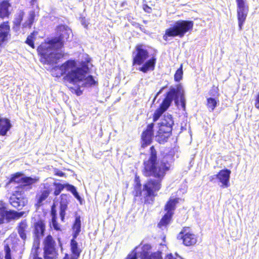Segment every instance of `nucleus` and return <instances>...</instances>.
I'll list each match as a JSON object with an SVG mask.
<instances>
[{"mask_svg": "<svg viewBox=\"0 0 259 259\" xmlns=\"http://www.w3.org/2000/svg\"><path fill=\"white\" fill-rule=\"evenodd\" d=\"M59 36L47 42L41 43L38 47L37 52L40 56V61L44 64L57 63L63 57V54L61 50L65 40H68L72 35L71 30L61 26L58 28Z\"/></svg>", "mask_w": 259, "mask_h": 259, "instance_id": "f257e3e1", "label": "nucleus"}, {"mask_svg": "<svg viewBox=\"0 0 259 259\" xmlns=\"http://www.w3.org/2000/svg\"><path fill=\"white\" fill-rule=\"evenodd\" d=\"M90 59L81 62L78 65L77 62L72 60L66 61L62 67V71L67 72L66 77L68 81L73 84H77L79 87L89 88L95 84L96 81L92 75H88L89 72V62Z\"/></svg>", "mask_w": 259, "mask_h": 259, "instance_id": "f03ea898", "label": "nucleus"}, {"mask_svg": "<svg viewBox=\"0 0 259 259\" xmlns=\"http://www.w3.org/2000/svg\"><path fill=\"white\" fill-rule=\"evenodd\" d=\"M150 152L149 159L144 163V173L146 176H153L161 179L170 168L168 160L171 159V157L168 155L157 161L156 151L153 146L150 148Z\"/></svg>", "mask_w": 259, "mask_h": 259, "instance_id": "7ed1b4c3", "label": "nucleus"}, {"mask_svg": "<svg viewBox=\"0 0 259 259\" xmlns=\"http://www.w3.org/2000/svg\"><path fill=\"white\" fill-rule=\"evenodd\" d=\"M173 100H175L177 105L181 103L182 108L185 109L186 100L184 96V90L181 84L178 85L176 89H170L167 93L160 107L154 113L153 119L154 122L157 121L164 112L168 109Z\"/></svg>", "mask_w": 259, "mask_h": 259, "instance_id": "20e7f679", "label": "nucleus"}, {"mask_svg": "<svg viewBox=\"0 0 259 259\" xmlns=\"http://www.w3.org/2000/svg\"><path fill=\"white\" fill-rule=\"evenodd\" d=\"M193 25L194 22L192 21H177L172 26L166 30L163 38L166 40L167 37H182L185 33L192 30Z\"/></svg>", "mask_w": 259, "mask_h": 259, "instance_id": "39448f33", "label": "nucleus"}, {"mask_svg": "<svg viewBox=\"0 0 259 259\" xmlns=\"http://www.w3.org/2000/svg\"><path fill=\"white\" fill-rule=\"evenodd\" d=\"M158 130L155 136L156 140L159 143L166 142L170 136L174 124L171 115H164L158 123Z\"/></svg>", "mask_w": 259, "mask_h": 259, "instance_id": "423d86ee", "label": "nucleus"}, {"mask_svg": "<svg viewBox=\"0 0 259 259\" xmlns=\"http://www.w3.org/2000/svg\"><path fill=\"white\" fill-rule=\"evenodd\" d=\"M25 212L24 211L17 212L15 210H8L6 203L2 200L0 201V224L4 223L6 220L10 222L12 220L19 219L22 217Z\"/></svg>", "mask_w": 259, "mask_h": 259, "instance_id": "0eeeda50", "label": "nucleus"}, {"mask_svg": "<svg viewBox=\"0 0 259 259\" xmlns=\"http://www.w3.org/2000/svg\"><path fill=\"white\" fill-rule=\"evenodd\" d=\"M37 181L35 179L31 177H25L24 175L20 173H17L13 176L10 179L8 184L15 183L20 184L19 186L16 187V190H23L25 189L30 188V186L35 183Z\"/></svg>", "mask_w": 259, "mask_h": 259, "instance_id": "6e6552de", "label": "nucleus"}, {"mask_svg": "<svg viewBox=\"0 0 259 259\" xmlns=\"http://www.w3.org/2000/svg\"><path fill=\"white\" fill-rule=\"evenodd\" d=\"M177 238L182 240L183 244L187 246L193 245L197 241L196 235L190 231L189 227L183 228L178 234Z\"/></svg>", "mask_w": 259, "mask_h": 259, "instance_id": "1a4fd4ad", "label": "nucleus"}, {"mask_svg": "<svg viewBox=\"0 0 259 259\" xmlns=\"http://www.w3.org/2000/svg\"><path fill=\"white\" fill-rule=\"evenodd\" d=\"M10 203L14 207L18 209L24 207L27 203V199L24 196V191L15 190L10 198Z\"/></svg>", "mask_w": 259, "mask_h": 259, "instance_id": "9d476101", "label": "nucleus"}, {"mask_svg": "<svg viewBox=\"0 0 259 259\" xmlns=\"http://www.w3.org/2000/svg\"><path fill=\"white\" fill-rule=\"evenodd\" d=\"M160 186L159 181L150 180L144 185L142 193L145 197H153L155 193L160 189Z\"/></svg>", "mask_w": 259, "mask_h": 259, "instance_id": "9b49d317", "label": "nucleus"}, {"mask_svg": "<svg viewBox=\"0 0 259 259\" xmlns=\"http://www.w3.org/2000/svg\"><path fill=\"white\" fill-rule=\"evenodd\" d=\"M179 198H170L165 206V209L167 212L159 223L158 225L159 226H164L168 223L173 214V211L175 209V206L179 202Z\"/></svg>", "mask_w": 259, "mask_h": 259, "instance_id": "f8f14e48", "label": "nucleus"}, {"mask_svg": "<svg viewBox=\"0 0 259 259\" xmlns=\"http://www.w3.org/2000/svg\"><path fill=\"white\" fill-rule=\"evenodd\" d=\"M154 124L153 123L149 124L145 131H144L141 136L142 142L141 146L145 148L150 145L152 142L154 137L153 128Z\"/></svg>", "mask_w": 259, "mask_h": 259, "instance_id": "ddd939ff", "label": "nucleus"}, {"mask_svg": "<svg viewBox=\"0 0 259 259\" xmlns=\"http://www.w3.org/2000/svg\"><path fill=\"white\" fill-rule=\"evenodd\" d=\"M151 249L150 245L148 244L144 245L141 248V259H162L160 252H151Z\"/></svg>", "mask_w": 259, "mask_h": 259, "instance_id": "4468645a", "label": "nucleus"}, {"mask_svg": "<svg viewBox=\"0 0 259 259\" xmlns=\"http://www.w3.org/2000/svg\"><path fill=\"white\" fill-rule=\"evenodd\" d=\"M60 201V216L62 222L64 221L66 214V210L68 208V204L69 202V195L62 194L61 195Z\"/></svg>", "mask_w": 259, "mask_h": 259, "instance_id": "2eb2a0df", "label": "nucleus"}, {"mask_svg": "<svg viewBox=\"0 0 259 259\" xmlns=\"http://www.w3.org/2000/svg\"><path fill=\"white\" fill-rule=\"evenodd\" d=\"M231 170L228 169H222L218 173V180L222 184L221 187L228 188L230 186Z\"/></svg>", "mask_w": 259, "mask_h": 259, "instance_id": "dca6fc26", "label": "nucleus"}, {"mask_svg": "<svg viewBox=\"0 0 259 259\" xmlns=\"http://www.w3.org/2000/svg\"><path fill=\"white\" fill-rule=\"evenodd\" d=\"M137 55L134 58V62L139 65L141 64L148 57L147 51L143 48L142 45H138L136 47Z\"/></svg>", "mask_w": 259, "mask_h": 259, "instance_id": "f3484780", "label": "nucleus"}, {"mask_svg": "<svg viewBox=\"0 0 259 259\" xmlns=\"http://www.w3.org/2000/svg\"><path fill=\"white\" fill-rule=\"evenodd\" d=\"M47 184H45V186L44 187L46 190L41 191L36 195V203L35 204V205L37 207L42 205L43 201L48 198L52 190L47 187Z\"/></svg>", "mask_w": 259, "mask_h": 259, "instance_id": "a211bd4d", "label": "nucleus"}, {"mask_svg": "<svg viewBox=\"0 0 259 259\" xmlns=\"http://www.w3.org/2000/svg\"><path fill=\"white\" fill-rule=\"evenodd\" d=\"M44 250L46 253L51 254L55 251V241L51 235H48L45 238L44 242Z\"/></svg>", "mask_w": 259, "mask_h": 259, "instance_id": "6ab92c4d", "label": "nucleus"}, {"mask_svg": "<svg viewBox=\"0 0 259 259\" xmlns=\"http://www.w3.org/2000/svg\"><path fill=\"white\" fill-rule=\"evenodd\" d=\"M10 32V26L8 22H4L0 25V46L8 40Z\"/></svg>", "mask_w": 259, "mask_h": 259, "instance_id": "aec40b11", "label": "nucleus"}, {"mask_svg": "<svg viewBox=\"0 0 259 259\" xmlns=\"http://www.w3.org/2000/svg\"><path fill=\"white\" fill-rule=\"evenodd\" d=\"M34 233L35 237L39 240L40 237L44 235L45 231V224L42 221H39L35 223L34 225Z\"/></svg>", "mask_w": 259, "mask_h": 259, "instance_id": "412c9836", "label": "nucleus"}, {"mask_svg": "<svg viewBox=\"0 0 259 259\" xmlns=\"http://www.w3.org/2000/svg\"><path fill=\"white\" fill-rule=\"evenodd\" d=\"M249 9H237V18L239 30L242 29V27L245 22Z\"/></svg>", "mask_w": 259, "mask_h": 259, "instance_id": "4be33fe9", "label": "nucleus"}, {"mask_svg": "<svg viewBox=\"0 0 259 259\" xmlns=\"http://www.w3.org/2000/svg\"><path fill=\"white\" fill-rule=\"evenodd\" d=\"M11 5L8 1L0 2V17L1 18L8 17L10 14L9 8Z\"/></svg>", "mask_w": 259, "mask_h": 259, "instance_id": "5701e85b", "label": "nucleus"}, {"mask_svg": "<svg viewBox=\"0 0 259 259\" xmlns=\"http://www.w3.org/2000/svg\"><path fill=\"white\" fill-rule=\"evenodd\" d=\"M11 127L10 121L8 119L0 118V135H6Z\"/></svg>", "mask_w": 259, "mask_h": 259, "instance_id": "b1692460", "label": "nucleus"}, {"mask_svg": "<svg viewBox=\"0 0 259 259\" xmlns=\"http://www.w3.org/2000/svg\"><path fill=\"white\" fill-rule=\"evenodd\" d=\"M75 239H74L73 237L71 240V250L73 254V256H72L71 259H77L81 252V249L78 247L77 242L75 240Z\"/></svg>", "mask_w": 259, "mask_h": 259, "instance_id": "393cba45", "label": "nucleus"}, {"mask_svg": "<svg viewBox=\"0 0 259 259\" xmlns=\"http://www.w3.org/2000/svg\"><path fill=\"white\" fill-rule=\"evenodd\" d=\"M81 229V221L80 216H77L75 218V222L73 224V237L76 239L80 232Z\"/></svg>", "mask_w": 259, "mask_h": 259, "instance_id": "a878e982", "label": "nucleus"}, {"mask_svg": "<svg viewBox=\"0 0 259 259\" xmlns=\"http://www.w3.org/2000/svg\"><path fill=\"white\" fill-rule=\"evenodd\" d=\"M156 59L152 58L151 59L146 62L142 67L140 68V70L143 72H147L150 70H153L154 68Z\"/></svg>", "mask_w": 259, "mask_h": 259, "instance_id": "bb28decb", "label": "nucleus"}, {"mask_svg": "<svg viewBox=\"0 0 259 259\" xmlns=\"http://www.w3.org/2000/svg\"><path fill=\"white\" fill-rule=\"evenodd\" d=\"M27 228V224L26 221L25 220L22 221L18 227V231L20 236L23 240H25L26 238L25 231Z\"/></svg>", "mask_w": 259, "mask_h": 259, "instance_id": "cd10ccee", "label": "nucleus"}, {"mask_svg": "<svg viewBox=\"0 0 259 259\" xmlns=\"http://www.w3.org/2000/svg\"><path fill=\"white\" fill-rule=\"evenodd\" d=\"M66 63L65 62L64 63H63L62 65L60 66H56L52 69V74L53 76L59 77L61 76H62L64 74H65L66 75L64 77V79L68 81V80L66 78V77L67 76V72H63V71H62V67L64 65V64Z\"/></svg>", "mask_w": 259, "mask_h": 259, "instance_id": "c85d7f7f", "label": "nucleus"}, {"mask_svg": "<svg viewBox=\"0 0 259 259\" xmlns=\"http://www.w3.org/2000/svg\"><path fill=\"white\" fill-rule=\"evenodd\" d=\"M35 16V12L33 11L29 12L27 19L22 24L23 28H30L34 22Z\"/></svg>", "mask_w": 259, "mask_h": 259, "instance_id": "c756f323", "label": "nucleus"}, {"mask_svg": "<svg viewBox=\"0 0 259 259\" xmlns=\"http://www.w3.org/2000/svg\"><path fill=\"white\" fill-rule=\"evenodd\" d=\"M219 101L218 99L213 98H208L207 99L206 106L209 111L212 112L217 107Z\"/></svg>", "mask_w": 259, "mask_h": 259, "instance_id": "7c9ffc66", "label": "nucleus"}, {"mask_svg": "<svg viewBox=\"0 0 259 259\" xmlns=\"http://www.w3.org/2000/svg\"><path fill=\"white\" fill-rule=\"evenodd\" d=\"M24 14V12L22 10H20L16 14L14 20V28H19L20 27Z\"/></svg>", "mask_w": 259, "mask_h": 259, "instance_id": "2f4dec72", "label": "nucleus"}, {"mask_svg": "<svg viewBox=\"0 0 259 259\" xmlns=\"http://www.w3.org/2000/svg\"><path fill=\"white\" fill-rule=\"evenodd\" d=\"M65 188H66L67 190L68 191L71 192L74 196L78 200H80L81 197L79 195L78 192H77L75 187L71 185L66 184L65 185Z\"/></svg>", "mask_w": 259, "mask_h": 259, "instance_id": "473e14b6", "label": "nucleus"}, {"mask_svg": "<svg viewBox=\"0 0 259 259\" xmlns=\"http://www.w3.org/2000/svg\"><path fill=\"white\" fill-rule=\"evenodd\" d=\"M53 185L55 187V191L54 192L55 196L59 195L61 191L65 188V185H63L59 183H54Z\"/></svg>", "mask_w": 259, "mask_h": 259, "instance_id": "72a5a7b5", "label": "nucleus"}, {"mask_svg": "<svg viewBox=\"0 0 259 259\" xmlns=\"http://www.w3.org/2000/svg\"><path fill=\"white\" fill-rule=\"evenodd\" d=\"M175 80L176 81H180L182 78V77H183V70H182V66H181V67L180 68H179L175 74Z\"/></svg>", "mask_w": 259, "mask_h": 259, "instance_id": "f704fd0d", "label": "nucleus"}, {"mask_svg": "<svg viewBox=\"0 0 259 259\" xmlns=\"http://www.w3.org/2000/svg\"><path fill=\"white\" fill-rule=\"evenodd\" d=\"M237 2V9H249L246 4V0H236Z\"/></svg>", "mask_w": 259, "mask_h": 259, "instance_id": "c9c22d12", "label": "nucleus"}, {"mask_svg": "<svg viewBox=\"0 0 259 259\" xmlns=\"http://www.w3.org/2000/svg\"><path fill=\"white\" fill-rule=\"evenodd\" d=\"M35 32H34L27 37L26 40V43L32 48H34V45L33 43V36Z\"/></svg>", "mask_w": 259, "mask_h": 259, "instance_id": "e433bc0d", "label": "nucleus"}, {"mask_svg": "<svg viewBox=\"0 0 259 259\" xmlns=\"http://www.w3.org/2000/svg\"><path fill=\"white\" fill-rule=\"evenodd\" d=\"M138 249H139V247H136L135 249L131 253H130L125 259H137V250Z\"/></svg>", "mask_w": 259, "mask_h": 259, "instance_id": "4c0bfd02", "label": "nucleus"}, {"mask_svg": "<svg viewBox=\"0 0 259 259\" xmlns=\"http://www.w3.org/2000/svg\"><path fill=\"white\" fill-rule=\"evenodd\" d=\"M51 225L55 230L57 231L60 230V225L56 221V219H52Z\"/></svg>", "mask_w": 259, "mask_h": 259, "instance_id": "58836bf2", "label": "nucleus"}, {"mask_svg": "<svg viewBox=\"0 0 259 259\" xmlns=\"http://www.w3.org/2000/svg\"><path fill=\"white\" fill-rule=\"evenodd\" d=\"M51 215H52V219H57V212L56 210L55 209V206L53 205L52 206V209H51Z\"/></svg>", "mask_w": 259, "mask_h": 259, "instance_id": "ea45409f", "label": "nucleus"}, {"mask_svg": "<svg viewBox=\"0 0 259 259\" xmlns=\"http://www.w3.org/2000/svg\"><path fill=\"white\" fill-rule=\"evenodd\" d=\"M6 250V255H5V259H11V254H10V248L7 246L5 248Z\"/></svg>", "mask_w": 259, "mask_h": 259, "instance_id": "a19ab883", "label": "nucleus"}, {"mask_svg": "<svg viewBox=\"0 0 259 259\" xmlns=\"http://www.w3.org/2000/svg\"><path fill=\"white\" fill-rule=\"evenodd\" d=\"M218 179V174L216 175H214L212 176H211L209 177V180L210 182L214 181V180Z\"/></svg>", "mask_w": 259, "mask_h": 259, "instance_id": "79ce46f5", "label": "nucleus"}, {"mask_svg": "<svg viewBox=\"0 0 259 259\" xmlns=\"http://www.w3.org/2000/svg\"><path fill=\"white\" fill-rule=\"evenodd\" d=\"M255 107L259 109V93L255 99Z\"/></svg>", "mask_w": 259, "mask_h": 259, "instance_id": "37998d69", "label": "nucleus"}, {"mask_svg": "<svg viewBox=\"0 0 259 259\" xmlns=\"http://www.w3.org/2000/svg\"><path fill=\"white\" fill-rule=\"evenodd\" d=\"M165 87H163L156 94L154 99V100H153V102L155 101V100L156 99V98H157V97L161 93L162 90L164 89Z\"/></svg>", "mask_w": 259, "mask_h": 259, "instance_id": "c03bdc74", "label": "nucleus"}, {"mask_svg": "<svg viewBox=\"0 0 259 259\" xmlns=\"http://www.w3.org/2000/svg\"><path fill=\"white\" fill-rule=\"evenodd\" d=\"M144 9L146 12H147L149 13L150 12V10H151V8L148 7V6H146V8H144Z\"/></svg>", "mask_w": 259, "mask_h": 259, "instance_id": "a18cd8bd", "label": "nucleus"}, {"mask_svg": "<svg viewBox=\"0 0 259 259\" xmlns=\"http://www.w3.org/2000/svg\"><path fill=\"white\" fill-rule=\"evenodd\" d=\"M81 24L84 26V27H87L88 24L85 23V19H82L81 20Z\"/></svg>", "mask_w": 259, "mask_h": 259, "instance_id": "49530a36", "label": "nucleus"}, {"mask_svg": "<svg viewBox=\"0 0 259 259\" xmlns=\"http://www.w3.org/2000/svg\"><path fill=\"white\" fill-rule=\"evenodd\" d=\"M57 175L59 176H62L63 175V173L61 171L58 172Z\"/></svg>", "mask_w": 259, "mask_h": 259, "instance_id": "de8ad7c7", "label": "nucleus"}, {"mask_svg": "<svg viewBox=\"0 0 259 259\" xmlns=\"http://www.w3.org/2000/svg\"><path fill=\"white\" fill-rule=\"evenodd\" d=\"M81 93H82V92L80 90H79V91H77L76 93V94L78 96L80 95L81 94Z\"/></svg>", "mask_w": 259, "mask_h": 259, "instance_id": "09e8293b", "label": "nucleus"}, {"mask_svg": "<svg viewBox=\"0 0 259 259\" xmlns=\"http://www.w3.org/2000/svg\"><path fill=\"white\" fill-rule=\"evenodd\" d=\"M37 0H31V2L32 5H34L35 2H36Z\"/></svg>", "mask_w": 259, "mask_h": 259, "instance_id": "8fccbe9b", "label": "nucleus"}, {"mask_svg": "<svg viewBox=\"0 0 259 259\" xmlns=\"http://www.w3.org/2000/svg\"><path fill=\"white\" fill-rule=\"evenodd\" d=\"M33 259H42L41 257H39L38 256H34V257L33 258Z\"/></svg>", "mask_w": 259, "mask_h": 259, "instance_id": "3c124183", "label": "nucleus"}]
</instances>
